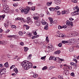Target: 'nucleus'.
<instances>
[{
  "label": "nucleus",
  "mask_w": 79,
  "mask_h": 79,
  "mask_svg": "<svg viewBox=\"0 0 79 79\" xmlns=\"http://www.w3.org/2000/svg\"><path fill=\"white\" fill-rule=\"evenodd\" d=\"M58 46L59 47H61L62 46V44L61 43H60L58 44Z\"/></svg>",
  "instance_id": "603ef678"
},
{
  "label": "nucleus",
  "mask_w": 79,
  "mask_h": 79,
  "mask_svg": "<svg viewBox=\"0 0 79 79\" xmlns=\"http://www.w3.org/2000/svg\"><path fill=\"white\" fill-rule=\"evenodd\" d=\"M27 23L28 24H29V23H33V21H32L31 18L28 17L27 18Z\"/></svg>",
  "instance_id": "423d86ee"
},
{
  "label": "nucleus",
  "mask_w": 79,
  "mask_h": 79,
  "mask_svg": "<svg viewBox=\"0 0 79 79\" xmlns=\"http://www.w3.org/2000/svg\"><path fill=\"white\" fill-rule=\"evenodd\" d=\"M58 28L59 29H63V27L59 25L58 27Z\"/></svg>",
  "instance_id": "c03bdc74"
},
{
  "label": "nucleus",
  "mask_w": 79,
  "mask_h": 79,
  "mask_svg": "<svg viewBox=\"0 0 79 79\" xmlns=\"http://www.w3.org/2000/svg\"><path fill=\"white\" fill-rule=\"evenodd\" d=\"M33 17H39V14H35L33 15Z\"/></svg>",
  "instance_id": "7c9ffc66"
},
{
  "label": "nucleus",
  "mask_w": 79,
  "mask_h": 79,
  "mask_svg": "<svg viewBox=\"0 0 79 79\" xmlns=\"http://www.w3.org/2000/svg\"><path fill=\"white\" fill-rule=\"evenodd\" d=\"M56 58L54 56H52V60H54V61H56Z\"/></svg>",
  "instance_id": "8fccbe9b"
},
{
  "label": "nucleus",
  "mask_w": 79,
  "mask_h": 79,
  "mask_svg": "<svg viewBox=\"0 0 79 79\" xmlns=\"http://www.w3.org/2000/svg\"><path fill=\"white\" fill-rule=\"evenodd\" d=\"M20 44L21 45H22V46H23L24 45V43H23V42H21L20 43Z\"/></svg>",
  "instance_id": "bf43d9fd"
},
{
  "label": "nucleus",
  "mask_w": 79,
  "mask_h": 79,
  "mask_svg": "<svg viewBox=\"0 0 79 79\" xmlns=\"http://www.w3.org/2000/svg\"><path fill=\"white\" fill-rule=\"evenodd\" d=\"M18 4H13V6H18Z\"/></svg>",
  "instance_id": "e2e57ef3"
},
{
  "label": "nucleus",
  "mask_w": 79,
  "mask_h": 79,
  "mask_svg": "<svg viewBox=\"0 0 79 79\" xmlns=\"http://www.w3.org/2000/svg\"><path fill=\"white\" fill-rule=\"evenodd\" d=\"M31 57H32V54H30L29 56H28L27 59L28 60H30L31 58Z\"/></svg>",
  "instance_id": "393cba45"
},
{
  "label": "nucleus",
  "mask_w": 79,
  "mask_h": 79,
  "mask_svg": "<svg viewBox=\"0 0 79 79\" xmlns=\"http://www.w3.org/2000/svg\"><path fill=\"white\" fill-rule=\"evenodd\" d=\"M57 14L58 15H61V12L60 11H58L57 12Z\"/></svg>",
  "instance_id": "5fc2aeb1"
},
{
  "label": "nucleus",
  "mask_w": 79,
  "mask_h": 79,
  "mask_svg": "<svg viewBox=\"0 0 79 79\" xmlns=\"http://www.w3.org/2000/svg\"><path fill=\"white\" fill-rule=\"evenodd\" d=\"M72 16H75L76 15H77V12L76 10H75V11L72 12Z\"/></svg>",
  "instance_id": "f3484780"
},
{
  "label": "nucleus",
  "mask_w": 79,
  "mask_h": 79,
  "mask_svg": "<svg viewBox=\"0 0 79 79\" xmlns=\"http://www.w3.org/2000/svg\"><path fill=\"white\" fill-rule=\"evenodd\" d=\"M23 27H26V29H27H27H29V26L26 24H24L23 25Z\"/></svg>",
  "instance_id": "aec40b11"
},
{
  "label": "nucleus",
  "mask_w": 79,
  "mask_h": 79,
  "mask_svg": "<svg viewBox=\"0 0 79 79\" xmlns=\"http://www.w3.org/2000/svg\"><path fill=\"white\" fill-rule=\"evenodd\" d=\"M24 10H25V14H27V13H29V10H31V8H30L28 7V6H27V9H24Z\"/></svg>",
  "instance_id": "6e6552de"
},
{
  "label": "nucleus",
  "mask_w": 79,
  "mask_h": 79,
  "mask_svg": "<svg viewBox=\"0 0 79 79\" xmlns=\"http://www.w3.org/2000/svg\"><path fill=\"white\" fill-rule=\"evenodd\" d=\"M67 66L68 67L69 69H72V66Z\"/></svg>",
  "instance_id": "79ce46f5"
},
{
  "label": "nucleus",
  "mask_w": 79,
  "mask_h": 79,
  "mask_svg": "<svg viewBox=\"0 0 79 79\" xmlns=\"http://www.w3.org/2000/svg\"><path fill=\"white\" fill-rule=\"evenodd\" d=\"M4 66L6 68H8V62H6L4 64Z\"/></svg>",
  "instance_id": "5701e85b"
},
{
  "label": "nucleus",
  "mask_w": 79,
  "mask_h": 79,
  "mask_svg": "<svg viewBox=\"0 0 79 79\" xmlns=\"http://www.w3.org/2000/svg\"><path fill=\"white\" fill-rule=\"evenodd\" d=\"M4 26L5 27H8V23H4Z\"/></svg>",
  "instance_id": "c85d7f7f"
},
{
  "label": "nucleus",
  "mask_w": 79,
  "mask_h": 79,
  "mask_svg": "<svg viewBox=\"0 0 79 79\" xmlns=\"http://www.w3.org/2000/svg\"><path fill=\"white\" fill-rule=\"evenodd\" d=\"M58 77L60 79H63V77L61 75H59L58 76Z\"/></svg>",
  "instance_id": "e433bc0d"
},
{
  "label": "nucleus",
  "mask_w": 79,
  "mask_h": 79,
  "mask_svg": "<svg viewBox=\"0 0 79 79\" xmlns=\"http://www.w3.org/2000/svg\"><path fill=\"white\" fill-rule=\"evenodd\" d=\"M28 3L29 5H32V4H33V3L32 2H28Z\"/></svg>",
  "instance_id": "680f3d73"
},
{
  "label": "nucleus",
  "mask_w": 79,
  "mask_h": 79,
  "mask_svg": "<svg viewBox=\"0 0 79 79\" xmlns=\"http://www.w3.org/2000/svg\"><path fill=\"white\" fill-rule=\"evenodd\" d=\"M71 40H69L68 41H62V44H67V43H68L69 45H71V44H72V43L70 41Z\"/></svg>",
  "instance_id": "39448f33"
},
{
  "label": "nucleus",
  "mask_w": 79,
  "mask_h": 79,
  "mask_svg": "<svg viewBox=\"0 0 79 79\" xmlns=\"http://www.w3.org/2000/svg\"><path fill=\"white\" fill-rule=\"evenodd\" d=\"M60 60V59L59 58V57H56V62H58L59 61V60Z\"/></svg>",
  "instance_id": "c756f323"
},
{
  "label": "nucleus",
  "mask_w": 79,
  "mask_h": 79,
  "mask_svg": "<svg viewBox=\"0 0 79 79\" xmlns=\"http://www.w3.org/2000/svg\"><path fill=\"white\" fill-rule=\"evenodd\" d=\"M59 8H60V6H57L55 8L50 7L49 8V9L50 10V11H56V10H58V9H59Z\"/></svg>",
  "instance_id": "7ed1b4c3"
},
{
  "label": "nucleus",
  "mask_w": 79,
  "mask_h": 79,
  "mask_svg": "<svg viewBox=\"0 0 79 79\" xmlns=\"http://www.w3.org/2000/svg\"><path fill=\"white\" fill-rule=\"evenodd\" d=\"M62 27V29L63 28H64V29H66L67 27V25H64Z\"/></svg>",
  "instance_id": "a19ab883"
},
{
  "label": "nucleus",
  "mask_w": 79,
  "mask_h": 79,
  "mask_svg": "<svg viewBox=\"0 0 79 79\" xmlns=\"http://www.w3.org/2000/svg\"><path fill=\"white\" fill-rule=\"evenodd\" d=\"M33 18L34 19L36 20V19H38L39 18V17H33Z\"/></svg>",
  "instance_id": "ea45409f"
},
{
  "label": "nucleus",
  "mask_w": 79,
  "mask_h": 79,
  "mask_svg": "<svg viewBox=\"0 0 79 79\" xmlns=\"http://www.w3.org/2000/svg\"><path fill=\"white\" fill-rule=\"evenodd\" d=\"M14 71H15V73H16V74H17V73H18V69H17V68H16L14 69Z\"/></svg>",
  "instance_id": "6ab92c4d"
},
{
  "label": "nucleus",
  "mask_w": 79,
  "mask_h": 79,
  "mask_svg": "<svg viewBox=\"0 0 79 79\" xmlns=\"http://www.w3.org/2000/svg\"><path fill=\"white\" fill-rule=\"evenodd\" d=\"M10 32V30L9 29H7V30L6 31H5V33H8V32Z\"/></svg>",
  "instance_id": "052dcab7"
},
{
  "label": "nucleus",
  "mask_w": 79,
  "mask_h": 79,
  "mask_svg": "<svg viewBox=\"0 0 79 79\" xmlns=\"http://www.w3.org/2000/svg\"><path fill=\"white\" fill-rule=\"evenodd\" d=\"M63 74L64 75H67V73H66V72L65 71V70H64V71L63 72Z\"/></svg>",
  "instance_id": "de8ad7c7"
},
{
  "label": "nucleus",
  "mask_w": 79,
  "mask_h": 79,
  "mask_svg": "<svg viewBox=\"0 0 79 79\" xmlns=\"http://www.w3.org/2000/svg\"><path fill=\"white\" fill-rule=\"evenodd\" d=\"M72 2L73 3H77V0H71Z\"/></svg>",
  "instance_id": "58836bf2"
},
{
  "label": "nucleus",
  "mask_w": 79,
  "mask_h": 79,
  "mask_svg": "<svg viewBox=\"0 0 79 79\" xmlns=\"http://www.w3.org/2000/svg\"><path fill=\"white\" fill-rule=\"evenodd\" d=\"M28 8H30V10H32L33 11H34L35 10V6H33L31 8L30 7H28Z\"/></svg>",
  "instance_id": "412c9836"
},
{
  "label": "nucleus",
  "mask_w": 79,
  "mask_h": 79,
  "mask_svg": "<svg viewBox=\"0 0 79 79\" xmlns=\"http://www.w3.org/2000/svg\"><path fill=\"white\" fill-rule=\"evenodd\" d=\"M47 69V67L46 66H45L43 68H42V70H45V69Z\"/></svg>",
  "instance_id": "c9c22d12"
},
{
  "label": "nucleus",
  "mask_w": 79,
  "mask_h": 79,
  "mask_svg": "<svg viewBox=\"0 0 79 79\" xmlns=\"http://www.w3.org/2000/svg\"><path fill=\"white\" fill-rule=\"evenodd\" d=\"M73 66H75V67H77V64L76 63H74Z\"/></svg>",
  "instance_id": "774afa93"
},
{
  "label": "nucleus",
  "mask_w": 79,
  "mask_h": 79,
  "mask_svg": "<svg viewBox=\"0 0 79 79\" xmlns=\"http://www.w3.org/2000/svg\"><path fill=\"white\" fill-rule=\"evenodd\" d=\"M6 73V69H0V75H2Z\"/></svg>",
  "instance_id": "20e7f679"
},
{
  "label": "nucleus",
  "mask_w": 79,
  "mask_h": 79,
  "mask_svg": "<svg viewBox=\"0 0 79 79\" xmlns=\"http://www.w3.org/2000/svg\"><path fill=\"white\" fill-rule=\"evenodd\" d=\"M15 20H19L20 21L21 20L22 23H24V19L23 18H17L15 19Z\"/></svg>",
  "instance_id": "9b49d317"
},
{
  "label": "nucleus",
  "mask_w": 79,
  "mask_h": 79,
  "mask_svg": "<svg viewBox=\"0 0 79 79\" xmlns=\"http://www.w3.org/2000/svg\"><path fill=\"white\" fill-rule=\"evenodd\" d=\"M46 26L44 27V29L45 30H48V24L45 25Z\"/></svg>",
  "instance_id": "bb28decb"
},
{
  "label": "nucleus",
  "mask_w": 79,
  "mask_h": 79,
  "mask_svg": "<svg viewBox=\"0 0 79 79\" xmlns=\"http://www.w3.org/2000/svg\"><path fill=\"white\" fill-rule=\"evenodd\" d=\"M41 23L43 25H46V24H48V23L45 22V21H44V20H43L41 21Z\"/></svg>",
  "instance_id": "2eb2a0df"
},
{
  "label": "nucleus",
  "mask_w": 79,
  "mask_h": 79,
  "mask_svg": "<svg viewBox=\"0 0 79 79\" xmlns=\"http://www.w3.org/2000/svg\"><path fill=\"white\" fill-rule=\"evenodd\" d=\"M12 28H15V29H16V26L15 25H13L11 26Z\"/></svg>",
  "instance_id": "37998d69"
},
{
  "label": "nucleus",
  "mask_w": 79,
  "mask_h": 79,
  "mask_svg": "<svg viewBox=\"0 0 79 79\" xmlns=\"http://www.w3.org/2000/svg\"><path fill=\"white\" fill-rule=\"evenodd\" d=\"M5 15H0V21L2 20H2H3V19L5 18Z\"/></svg>",
  "instance_id": "4468645a"
},
{
  "label": "nucleus",
  "mask_w": 79,
  "mask_h": 79,
  "mask_svg": "<svg viewBox=\"0 0 79 79\" xmlns=\"http://www.w3.org/2000/svg\"><path fill=\"white\" fill-rule=\"evenodd\" d=\"M73 48H69V51L70 52H73Z\"/></svg>",
  "instance_id": "f704fd0d"
},
{
  "label": "nucleus",
  "mask_w": 79,
  "mask_h": 79,
  "mask_svg": "<svg viewBox=\"0 0 79 79\" xmlns=\"http://www.w3.org/2000/svg\"><path fill=\"white\" fill-rule=\"evenodd\" d=\"M25 10H24V9H21V11L22 13H24Z\"/></svg>",
  "instance_id": "0e129e2a"
},
{
  "label": "nucleus",
  "mask_w": 79,
  "mask_h": 79,
  "mask_svg": "<svg viewBox=\"0 0 79 79\" xmlns=\"http://www.w3.org/2000/svg\"><path fill=\"white\" fill-rule=\"evenodd\" d=\"M71 76H73V77H74V73H72L71 74Z\"/></svg>",
  "instance_id": "3c124183"
},
{
  "label": "nucleus",
  "mask_w": 79,
  "mask_h": 79,
  "mask_svg": "<svg viewBox=\"0 0 79 79\" xmlns=\"http://www.w3.org/2000/svg\"><path fill=\"white\" fill-rule=\"evenodd\" d=\"M73 60L74 61H75L76 63H77V59H73Z\"/></svg>",
  "instance_id": "864d4df0"
},
{
  "label": "nucleus",
  "mask_w": 79,
  "mask_h": 79,
  "mask_svg": "<svg viewBox=\"0 0 79 79\" xmlns=\"http://www.w3.org/2000/svg\"><path fill=\"white\" fill-rule=\"evenodd\" d=\"M76 12L77 15H79V9H78L76 10Z\"/></svg>",
  "instance_id": "a18cd8bd"
},
{
  "label": "nucleus",
  "mask_w": 79,
  "mask_h": 79,
  "mask_svg": "<svg viewBox=\"0 0 79 79\" xmlns=\"http://www.w3.org/2000/svg\"><path fill=\"white\" fill-rule=\"evenodd\" d=\"M21 64L23 67H24L25 70H27L29 68H32V64L31 62H29L28 61H23L22 62Z\"/></svg>",
  "instance_id": "f257e3e1"
},
{
  "label": "nucleus",
  "mask_w": 79,
  "mask_h": 79,
  "mask_svg": "<svg viewBox=\"0 0 79 79\" xmlns=\"http://www.w3.org/2000/svg\"><path fill=\"white\" fill-rule=\"evenodd\" d=\"M19 35L20 36H22L23 35V33L21 31H19Z\"/></svg>",
  "instance_id": "a878e982"
},
{
  "label": "nucleus",
  "mask_w": 79,
  "mask_h": 79,
  "mask_svg": "<svg viewBox=\"0 0 79 79\" xmlns=\"http://www.w3.org/2000/svg\"><path fill=\"white\" fill-rule=\"evenodd\" d=\"M38 76V74H34L33 75V77H37Z\"/></svg>",
  "instance_id": "473e14b6"
},
{
  "label": "nucleus",
  "mask_w": 79,
  "mask_h": 79,
  "mask_svg": "<svg viewBox=\"0 0 79 79\" xmlns=\"http://www.w3.org/2000/svg\"><path fill=\"white\" fill-rule=\"evenodd\" d=\"M36 37H35V35L33 36L32 37V39H35Z\"/></svg>",
  "instance_id": "338daca9"
},
{
  "label": "nucleus",
  "mask_w": 79,
  "mask_h": 79,
  "mask_svg": "<svg viewBox=\"0 0 79 79\" xmlns=\"http://www.w3.org/2000/svg\"><path fill=\"white\" fill-rule=\"evenodd\" d=\"M69 20L70 21H73V20H74V19L72 18H70L69 19Z\"/></svg>",
  "instance_id": "69168bd1"
},
{
  "label": "nucleus",
  "mask_w": 79,
  "mask_h": 79,
  "mask_svg": "<svg viewBox=\"0 0 79 79\" xmlns=\"http://www.w3.org/2000/svg\"><path fill=\"white\" fill-rule=\"evenodd\" d=\"M55 3L56 5H59L61 3V0H55Z\"/></svg>",
  "instance_id": "ddd939ff"
},
{
  "label": "nucleus",
  "mask_w": 79,
  "mask_h": 79,
  "mask_svg": "<svg viewBox=\"0 0 79 79\" xmlns=\"http://www.w3.org/2000/svg\"><path fill=\"white\" fill-rule=\"evenodd\" d=\"M44 16V14L41 13L40 15V17H43Z\"/></svg>",
  "instance_id": "49530a36"
},
{
  "label": "nucleus",
  "mask_w": 79,
  "mask_h": 79,
  "mask_svg": "<svg viewBox=\"0 0 79 79\" xmlns=\"http://www.w3.org/2000/svg\"><path fill=\"white\" fill-rule=\"evenodd\" d=\"M58 37H66V35H65V34H58L57 35Z\"/></svg>",
  "instance_id": "1a4fd4ad"
},
{
  "label": "nucleus",
  "mask_w": 79,
  "mask_h": 79,
  "mask_svg": "<svg viewBox=\"0 0 79 79\" xmlns=\"http://www.w3.org/2000/svg\"><path fill=\"white\" fill-rule=\"evenodd\" d=\"M35 24L37 26H40V21L39 20H37L36 21Z\"/></svg>",
  "instance_id": "9d476101"
},
{
  "label": "nucleus",
  "mask_w": 79,
  "mask_h": 79,
  "mask_svg": "<svg viewBox=\"0 0 79 79\" xmlns=\"http://www.w3.org/2000/svg\"><path fill=\"white\" fill-rule=\"evenodd\" d=\"M42 47L43 48L45 49L47 48V45L44 44H43V45L42 46Z\"/></svg>",
  "instance_id": "cd10ccee"
},
{
  "label": "nucleus",
  "mask_w": 79,
  "mask_h": 79,
  "mask_svg": "<svg viewBox=\"0 0 79 79\" xmlns=\"http://www.w3.org/2000/svg\"><path fill=\"white\" fill-rule=\"evenodd\" d=\"M12 37H15V35H10L9 36H8L9 38H12Z\"/></svg>",
  "instance_id": "4c0bfd02"
},
{
  "label": "nucleus",
  "mask_w": 79,
  "mask_h": 79,
  "mask_svg": "<svg viewBox=\"0 0 79 79\" xmlns=\"http://www.w3.org/2000/svg\"><path fill=\"white\" fill-rule=\"evenodd\" d=\"M60 52H61V51H60V50H58V51L55 52H54V54H59L60 53Z\"/></svg>",
  "instance_id": "a211bd4d"
},
{
  "label": "nucleus",
  "mask_w": 79,
  "mask_h": 79,
  "mask_svg": "<svg viewBox=\"0 0 79 79\" xmlns=\"http://www.w3.org/2000/svg\"><path fill=\"white\" fill-rule=\"evenodd\" d=\"M49 60H53V56H51L49 59Z\"/></svg>",
  "instance_id": "09e8293b"
},
{
  "label": "nucleus",
  "mask_w": 79,
  "mask_h": 79,
  "mask_svg": "<svg viewBox=\"0 0 79 79\" xmlns=\"http://www.w3.org/2000/svg\"><path fill=\"white\" fill-rule=\"evenodd\" d=\"M24 52H27V51L28 50V48H27V47H24Z\"/></svg>",
  "instance_id": "72a5a7b5"
},
{
  "label": "nucleus",
  "mask_w": 79,
  "mask_h": 79,
  "mask_svg": "<svg viewBox=\"0 0 79 79\" xmlns=\"http://www.w3.org/2000/svg\"><path fill=\"white\" fill-rule=\"evenodd\" d=\"M46 40L47 43H48V42H49V40H48V36H46Z\"/></svg>",
  "instance_id": "2f4dec72"
},
{
  "label": "nucleus",
  "mask_w": 79,
  "mask_h": 79,
  "mask_svg": "<svg viewBox=\"0 0 79 79\" xmlns=\"http://www.w3.org/2000/svg\"><path fill=\"white\" fill-rule=\"evenodd\" d=\"M52 1L48 2L46 3L47 5L48 6H50L52 5Z\"/></svg>",
  "instance_id": "dca6fc26"
},
{
  "label": "nucleus",
  "mask_w": 79,
  "mask_h": 79,
  "mask_svg": "<svg viewBox=\"0 0 79 79\" xmlns=\"http://www.w3.org/2000/svg\"><path fill=\"white\" fill-rule=\"evenodd\" d=\"M45 58H46V56H44L42 57L41 58V60H44V59H45Z\"/></svg>",
  "instance_id": "6e6d98bb"
},
{
  "label": "nucleus",
  "mask_w": 79,
  "mask_h": 79,
  "mask_svg": "<svg viewBox=\"0 0 79 79\" xmlns=\"http://www.w3.org/2000/svg\"><path fill=\"white\" fill-rule=\"evenodd\" d=\"M76 47L77 48H79V43L77 44L76 45Z\"/></svg>",
  "instance_id": "4d7b16f0"
},
{
  "label": "nucleus",
  "mask_w": 79,
  "mask_h": 79,
  "mask_svg": "<svg viewBox=\"0 0 79 79\" xmlns=\"http://www.w3.org/2000/svg\"><path fill=\"white\" fill-rule=\"evenodd\" d=\"M79 9V7H78V6H76V7H75L73 8V10H78Z\"/></svg>",
  "instance_id": "b1692460"
},
{
  "label": "nucleus",
  "mask_w": 79,
  "mask_h": 79,
  "mask_svg": "<svg viewBox=\"0 0 79 79\" xmlns=\"http://www.w3.org/2000/svg\"><path fill=\"white\" fill-rule=\"evenodd\" d=\"M15 65H13L12 66H11L10 67V69H11L12 68H13L15 67Z\"/></svg>",
  "instance_id": "13d9d810"
},
{
  "label": "nucleus",
  "mask_w": 79,
  "mask_h": 79,
  "mask_svg": "<svg viewBox=\"0 0 79 79\" xmlns=\"http://www.w3.org/2000/svg\"><path fill=\"white\" fill-rule=\"evenodd\" d=\"M67 13V11H66L65 10L62 11L61 14L62 15H64V14H68V13Z\"/></svg>",
  "instance_id": "4be33fe9"
},
{
  "label": "nucleus",
  "mask_w": 79,
  "mask_h": 79,
  "mask_svg": "<svg viewBox=\"0 0 79 79\" xmlns=\"http://www.w3.org/2000/svg\"><path fill=\"white\" fill-rule=\"evenodd\" d=\"M2 3H3V10H2V12L5 13H8V10H9V8L7 5H6V0H2Z\"/></svg>",
  "instance_id": "f03ea898"
},
{
  "label": "nucleus",
  "mask_w": 79,
  "mask_h": 79,
  "mask_svg": "<svg viewBox=\"0 0 79 79\" xmlns=\"http://www.w3.org/2000/svg\"><path fill=\"white\" fill-rule=\"evenodd\" d=\"M66 25L67 26H69V25H70L72 27L73 26V22H70L69 20H68L66 21Z\"/></svg>",
  "instance_id": "0eeeda50"
},
{
  "label": "nucleus",
  "mask_w": 79,
  "mask_h": 79,
  "mask_svg": "<svg viewBox=\"0 0 79 79\" xmlns=\"http://www.w3.org/2000/svg\"><path fill=\"white\" fill-rule=\"evenodd\" d=\"M48 19H49L50 21V24L51 26H52V24L53 23V19L52 18L49 17Z\"/></svg>",
  "instance_id": "f8f14e48"
}]
</instances>
